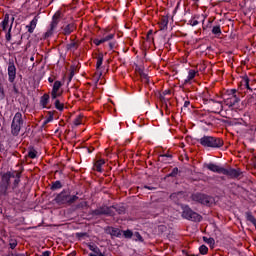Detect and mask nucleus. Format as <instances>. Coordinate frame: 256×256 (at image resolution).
<instances>
[{
	"mask_svg": "<svg viewBox=\"0 0 256 256\" xmlns=\"http://www.w3.org/2000/svg\"><path fill=\"white\" fill-rule=\"evenodd\" d=\"M206 168L209 171H212V173H219L220 175H226V177H229L230 179H237L241 176V170L234 169V168H223L222 166H219L214 163L205 164Z\"/></svg>",
	"mask_w": 256,
	"mask_h": 256,
	"instance_id": "1",
	"label": "nucleus"
},
{
	"mask_svg": "<svg viewBox=\"0 0 256 256\" xmlns=\"http://www.w3.org/2000/svg\"><path fill=\"white\" fill-rule=\"evenodd\" d=\"M192 201H195V203H200V205H211L213 198H211L207 194L203 193H195L191 196Z\"/></svg>",
	"mask_w": 256,
	"mask_h": 256,
	"instance_id": "8",
	"label": "nucleus"
},
{
	"mask_svg": "<svg viewBox=\"0 0 256 256\" xmlns=\"http://www.w3.org/2000/svg\"><path fill=\"white\" fill-rule=\"evenodd\" d=\"M1 149H3V144H0V151H1Z\"/></svg>",
	"mask_w": 256,
	"mask_h": 256,
	"instance_id": "59",
	"label": "nucleus"
},
{
	"mask_svg": "<svg viewBox=\"0 0 256 256\" xmlns=\"http://www.w3.org/2000/svg\"><path fill=\"white\" fill-rule=\"evenodd\" d=\"M196 25H199V21L194 20V21L192 22V27H196Z\"/></svg>",
	"mask_w": 256,
	"mask_h": 256,
	"instance_id": "50",
	"label": "nucleus"
},
{
	"mask_svg": "<svg viewBox=\"0 0 256 256\" xmlns=\"http://www.w3.org/2000/svg\"><path fill=\"white\" fill-rule=\"evenodd\" d=\"M83 235H85V233H81L80 236L83 237Z\"/></svg>",
	"mask_w": 256,
	"mask_h": 256,
	"instance_id": "61",
	"label": "nucleus"
},
{
	"mask_svg": "<svg viewBox=\"0 0 256 256\" xmlns=\"http://www.w3.org/2000/svg\"><path fill=\"white\" fill-rule=\"evenodd\" d=\"M247 88L249 89V82H246Z\"/></svg>",
	"mask_w": 256,
	"mask_h": 256,
	"instance_id": "60",
	"label": "nucleus"
},
{
	"mask_svg": "<svg viewBox=\"0 0 256 256\" xmlns=\"http://www.w3.org/2000/svg\"><path fill=\"white\" fill-rule=\"evenodd\" d=\"M52 101H54V107L57 111H63V109H65V104H63L59 99H52Z\"/></svg>",
	"mask_w": 256,
	"mask_h": 256,
	"instance_id": "23",
	"label": "nucleus"
},
{
	"mask_svg": "<svg viewBox=\"0 0 256 256\" xmlns=\"http://www.w3.org/2000/svg\"><path fill=\"white\" fill-rule=\"evenodd\" d=\"M138 75L142 83H149V75H147V73H145L141 68L138 69Z\"/></svg>",
	"mask_w": 256,
	"mask_h": 256,
	"instance_id": "20",
	"label": "nucleus"
},
{
	"mask_svg": "<svg viewBox=\"0 0 256 256\" xmlns=\"http://www.w3.org/2000/svg\"><path fill=\"white\" fill-rule=\"evenodd\" d=\"M113 211H114V215L115 213H118V215H123L125 213V206H121V205H112Z\"/></svg>",
	"mask_w": 256,
	"mask_h": 256,
	"instance_id": "24",
	"label": "nucleus"
},
{
	"mask_svg": "<svg viewBox=\"0 0 256 256\" xmlns=\"http://www.w3.org/2000/svg\"><path fill=\"white\" fill-rule=\"evenodd\" d=\"M111 39H115V34H109L102 38V43H107V41H111Z\"/></svg>",
	"mask_w": 256,
	"mask_h": 256,
	"instance_id": "36",
	"label": "nucleus"
},
{
	"mask_svg": "<svg viewBox=\"0 0 256 256\" xmlns=\"http://www.w3.org/2000/svg\"><path fill=\"white\" fill-rule=\"evenodd\" d=\"M51 251H44L40 256H50Z\"/></svg>",
	"mask_w": 256,
	"mask_h": 256,
	"instance_id": "47",
	"label": "nucleus"
},
{
	"mask_svg": "<svg viewBox=\"0 0 256 256\" xmlns=\"http://www.w3.org/2000/svg\"><path fill=\"white\" fill-rule=\"evenodd\" d=\"M236 189H237L238 193H243V191H245V189H243V187H241V186H236Z\"/></svg>",
	"mask_w": 256,
	"mask_h": 256,
	"instance_id": "46",
	"label": "nucleus"
},
{
	"mask_svg": "<svg viewBox=\"0 0 256 256\" xmlns=\"http://www.w3.org/2000/svg\"><path fill=\"white\" fill-rule=\"evenodd\" d=\"M15 256H25V254L15 253Z\"/></svg>",
	"mask_w": 256,
	"mask_h": 256,
	"instance_id": "55",
	"label": "nucleus"
},
{
	"mask_svg": "<svg viewBox=\"0 0 256 256\" xmlns=\"http://www.w3.org/2000/svg\"><path fill=\"white\" fill-rule=\"evenodd\" d=\"M78 199L79 196L71 195L69 191L63 190L56 196L55 202L58 205H73V203H75V201H77Z\"/></svg>",
	"mask_w": 256,
	"mask_h": 256,
	"instance_id": "3",
	"label": "nucleus"
},
{
	"mask_svg": "<svg viewBox=\"0 0 256 256\" xmlns=\"http://www.w3.org/2000/svg\"><path fill=\"white\" fill-rule=\"evenodd\" d=\"M20 182H21V179L16 178V179L14 180V188L17 187V185H19Z\"/></svg>",
	"mask_w": 256,
	"mask_h": 256,
	"instance_id": "45",
	"label": "nucleus"
},
{
	"mask_svg": "<svg viewBox=\"0 0 256 256\" xmlns=\"http://www.w3.org/2000/svg\"><path fill=\"white\" fill-rule=\"evenodd\" d=\"M189 105H191V102H189V101L184 102V107H189Z\"/></svg>",
	"mask_w": 256,
	"mask_h": 256,
	"instance_id": "51",
	"label": "nucleus"
},
{
	"mask_svg": "<svg viewBox=\"0 0 256 256\" xmlns=\"http://www.w3.org/2000/svg\"><path fill=\"white\" fill-rule=\"evenodd\" d=\"M101 65H103V53H100L97 57V62H96L97 71H99V69H101Z\"/></svg>",
	"mask_w": 256,
	"mask_h": 256,
	"instance_id": "29",
	"label": "nucleus"
},
{
	"mask_svg": "<svg viewBox=\"0 0 256 256\" xmlns=\"http://www.w3.org/2000/svg\"><path fill=\"white\" fill-rule=\"evenodd\" d=\"M62 187H63V184H61V181L57 180L52 182L50 189L52 191H57V189H61Z\"/></svg>",
	"mask_w": 256,
	"mask_h": 256,
	"instance_id": "27",
	"label": "nucleus"
},
{
	"mask_svg": "<svg viewBox=\"0 0 256 256\" xmlns=\"http://www.w3.org/2000/svg\"><path fill=\"white\" fill-rule=\"evenodd\" d=\"M8 189H9V186L7 184H0L1 195H9Z\"/></svg>",
	"mask_w": 256,
	"mask_h": 256,
	"instance_id": "30",
	"label": "nucleus"
},
{
	"mask_svg": "<svg viewBox=\"0 0 256 256\" xmlns=\"http://www.w3.org/2000/svg\"><path fill=\"white\" fill-rule=\"evenodd\" d=\"M54 113L53 112H48V116L46 117V119L43 122V125H47L48 123H51V121H53V117H54Z\"/></svg>",
	"mask_w": 256,
	"mask_h": 256,
	"instance_id": "31",
	"label": "nucleus"
},
{
	"mask_svg": "<svg viewBox=\"0 0 256 256\" xmlns=\"http://www.w3.org/2000/svg\"><path fill=\"white\" fill-rule=\"evenodd\" d=\"M199 251H200L201 255H207V253L209 252V248H207V246H205V245H201L199 247Z\"/></svg>",
	"mask_w": 256,
	"mask_h": 256,
	"instance_id": "35",
	"label": "nucleus"
},
{
	"mask_svg": "<svg viewBox=\"0 0 256 256\" xmlns=\"http://www.w3.org/2000/svg\"><path fill=\"white\" fill-rule=\"evenodd\" d=\"M23 114L21 112H17L11 123V134L13 137H18L19 133H21V129L23 128Z\"/></svg>",
	"mask_w": 256,
	"mask_h": 256,
	"instance_id": "4",
	"label": "nucleus"
},
{
	"mask_svg": "<svg viewBox=\"0 0 256 256\" xmlns=\"http://www.w3.org/2000/svg\"><path fill=\"white\" fill-rule=\"evenodd\" d=\"M89 207V203H87V201H82L77 205V209H85Z\"/></svg>",
	"mask_w": 256,
	"mask_h": 256,
	"instance_id": "37",
	"label": "nucleus"
},
{
	"mask_svg": "<svg viewBox=\"0 0 256 256\" xmlns=\"http://www.w3.org/2000/svg\"><path fill=\"white\" fill-rule=\"evenodd\" d=\"M136 237L139 241H143V237L141 236V234H139V232L136 233Z\"/></svg>",
	"mask_w": 256,
	"mask_h": 256,
	"instance_id": "49",
	"label": "nucleus"
},
{
	"mask_svg": "<svg viewBox=\"0 0 256 256\" xmlns=\"http://www.w3.org/2000/svg\"><path fill=\"white\" fill-rule=\"evenodd\" d=\"M37 23H39V15H36L32 21L29 23V25H26V29L28 33L32 34L35 31V28L37 27Z\"/></svg>",
	"mask_w": 256,
	"mask_h": 256,
	"instance_id": "13",
	"label": "nucleus"
},
{
	"mask_svg": "<svg viewBox=\"0 0 256 256\" xmlns=\"http://www.w3.org/2000/svg\"><path fill=\"white\" fill-rule=\"evenodd\" d=\"M169 25V18L167 17H162L161 21H160V29L161 31H165V29H167V26Z\"/></svg>",
	"mask_w": 256,
	"mask_h": 256,
	"instance_id": "25",
	"label": "nucleus"
},
{
	"mask_svg": "<svg viewBox=\"0 0 256 256\" xmlns=\"http://www.w3.org/2000/svg\"><path fill=\"white\" fill-rule=\"evenodd\" d=\"M9 21H10L9 14H5L4 19L1 22L2 31H7L11 27V24H9Z\"/></svg>",
	"mask_w": 256,
	"mask_h": 256,
	"instance_id": "16",
	"label": "nucleus"
},
{
	"mask_svg": "<svg viewBox=\"0 0 256 256\" xmlns=\"http://www.w3.org/2000/svg\"><path fill=\"white\" fill-rule=\"evenodd\" d=\"M66 49L67 51H71L72 53H75V51L79 49V43L72 40L69 44L66 45Z\"/></svg>",
	"mask_w": 256,
	"mask_h": 256,
	"instance_id": "19",
	"label": "nucleus"
},
{
	"mask_svg": "<svg viewBox=\"0 0 256 256\" xmlns=\"http://www.w3.org/2000/svg\"><path fill=\"white\" fill-rule=\"evenodd\" d=\"M49 99H50L49 94H44L43 96H41L40 105L41 107H43V109L47 108V105H49Z\"/></svg>",
	"mask_w": 256,
	"mask_h": 256,
	"instance_id": "21",
	"label": "nucleus"
},
{
	"mask_svg": "<svg viewBox=\"0 0 256 256\" xmlns=\"http://www.w3.org/2000/svg\"><path fill=\"white\" fill-rule=\"evenodd\" d=\"M62 85L63 84L61 83V81L54 82L52 92H51V99H57V97H61V93H59V89H61Z\"/></svg>",
	"mask_w": 256,
	"mask_h": 256,
	"instance_id": "12",
	"label": "nucleus"
},
{
	"mask_svg": "<svg viewBox=\"0 0 256 256\" xmlns=\"http://www.w3.org/2000/svg\"><path fill=\"white\" fill-rule=\"evenodd\" d=\"M88 249H90V251H93V253H90L88 256H105V254L103 252H101V249H99V247L97 246H93V245H88Z\"/></svg>",
	"mask_w": 256,
	"mask_h": 256,
	"instance_id": "15",
	"label": "nucleus"
},
{
	"mask_svg": "<svg viewBox=\"0 0 256 256\" xmlns=\"http://www.w3.org/2000/svg\"><path fill=\"white\" fill-rule=\"evenodd\" d=\"M93 43H94V45L99 47V45L103 44V40H102V38L101 39L96 38V39L93 40Z\"/></svg>",
	"mask_w": 256,
	"mask_h": 256,
	"instance_id": "44",
	"label": "nucleus"
},
{
	"mask_svg": "<svg viewBox=\"0 0 256 256\" xmlns=\"http://www.w3.org/2000/svg\"><path fill=\"white\" fill-rule=\"evenodd\" d=\"M62 34L63 35H71V33H73V31H75V29H77V27L75 26L74 23H70V24H67L66 26H62Z\"/></svg>",
	"mask_w": 256,
	"mask_h": 256,
	"instance_id": "14",
	"label": "nucleus"
},
{
	"mask_svg": "<svg viewBox=\"0 0 256 256\" xmlns=\"http://www.w3.org/2000/svg\"><path fill=\"white\" fill-rule=\"evenodd\" d=\"M0 99H5V87L1 82H0Z\"/></svg>",
	"mask_w": 256,
	"mask_h": 256,
	"instance_id": "39",
	"label": "nucleus"
},
{
	"mask_svg": "<svg viewBox=\"0 0 256 256\" xmlns=\"http://www.w3.org/2000/svg\"><path fill=\"white\" fill-rule=\"evenodd\" d=\"M246 220L249 221V223H252V225L256 224V218L253 216V213L251 211L245 212Z\"/></svg>",
	"mask_w": 256,
	"mask_h": 256,
	"instance_id": "26",
	"label": "nucleus"
},
{
	"mask_svg": "<svg viewBox=\"0 0 256 256\" xmlns=\"http://www.w3.org/2000/svg\"><path fill=\"white\" fill-rule=\"evenodd\" d=\"M13 21H15V17L11 18L10 27L8 29V32L6 33V41H11V29H13Z\"/></svg>",
	"mask_w": 256,
	"mask_h": 256,
	"instance_id": "28",
	"label": "nucleus"
},
{
	"mask_svg": "<svg viewBox=\"0 0 256 256\" xmlns=\"http://www.w3.org/2000/svg\"><path fill=\"white\" fill-rule=\"evenodd\" d=\"M112 235H119V230L118 229H112Z\"/></svg>",
	"mask_w": 256,
	"mask_h": 256,
	"instance_id": "48",
	"label": "nucleus"
},
{
	"mask_svg": "<svg viewBox=\"0 0 256 256\" xmlns=\"http://www.w3.org/2000/svg\"><path fill=\"white\" fill-rule=\"evenodd\" d=\"M179 173V168L175 167L172 169L171 173L168 175V177H177V174Z\"/></svg>",
	"mask_w": 256,
	"mask_h": 256,
	"instance_id": "40",
	"label": "nucleus"
},
{
	"mask_svg": "<svg viewBox=\"0 0 256 256\" xmlns=\"http://www.w3.org/2000/svg\"><path fill=\"white\" fill-rule=\"evenodd\" d=\"M17 79V67L15 66V60H8V81L9 83H15Z\"/></svg>",
	"mask_w": 256,
	"mask_h": 256,
	"instance_id": "10",
	"label": "nucleus"
},
{
	"mask_svg": "<svg viewBox=\"0 0 256 256\" xmlns=\"http://www.w3.org/2000/svg\"><path fill=\"white\" fill-rule=\"evenodd\" d=\"M14 91H15V93H17V87H15V85H14Z\"/></svg>",
	"mask_w": 256,
	"mask_h": 256,
	"instance_id": "58",
	"label": "nucleus"
},
{
	"mask_svg": "<svg viewBox=\"0 0 256 256\" xmlns=\"http://www.w3.org/2000/svg\"><path fill=\"white\" fill-rule=\"evenodd\" d=\"M183 219H187L188 221L200 222L203 217L199 215L197 212L193 211L189 206H185L182 211Z\"/></svg>",
	"mask_w": 256,
	"mask_h": 256,
	"instance_id": "7",
	"label": "nucleus"
},
{
	"mask_svg": "<svg viewBox=\"0 0 256 256\" xmlns=\"http://www.w3.org/2000/svg\"><path fill=\"white\" fill-rule=\"evenodd\" d=\"M114 207L112 206H100L99 208L92 211V215L99 216V215H106L107 217L115 216V211H113Z\"/></svg>",
	"mask_w": 256,
	"mask_h": 256,
	"instance_id": "9",
	"label": "nucleus"
},
{
	"mask_svg": "<svg viewBox=\"0 0 256 256\" xmlns=\"http://www.w3.org/2000/svg\"><path fill=\"white\" fill-rule=\"evenodd\" d=\"M124 237L131 239L133 237V232L131 230L124 231Z\"/></svg>",
	"mask_w": 256,
	"mask_h": 256,
	"instance_id": "41",
	"label": "nucleus"
},
{
	"mask_svg": "<svg viewBox=\"0 0 256 256\" xmlns=\"http://www.w3.org/2000/svg\"><path fill=\"white\" fill-rule=\"evenodd\" d=\"M49 83H53L54 79L52 77L48 78Z\"/></svg>",
	"mask_w": 256,
	"mask_h": 256,
	"instance_id": "53",
	"label": "nucleus"
},
{
	"mask_svg": "<svg viewBox=\"0 0 256 256\" xmlns=\"http://www.w3.org/2000/svg\"><path fill=\"white\" fill-rule=\"evenodd\" d=\"M59 21H61V12L58 11L52 17L50 28L48 29L47 32L44 33V39H49V37H53V34L57 29V25H59Z\"/></svg>",
	"mask_w": 256,
	"mask_h": 256,
	"instance_id": "5",
	"label": "nucleus"
},
{
	"mask_svg": "<svg viewBox=\"0 0 256 256\" xmlns=\"http://www.w3.org/2000/svg\"><path fill=\"white\" fill-rule=\"evenodd\" d=\"M10 249H15L17 247V240L11 239L9 242Z\"/></svg>",
	"mask_w": 256,
	"mask_h": 256,
	"instance_id": "42",
	"label": "nucleus"
},
{
	"mask_svg": "<svg viewBox=\"0 0 256 256\" xmlns=\"http://www.w3.org/2000/svg\"><path fill=\"white\" fill-rule=\"evenodd\" d=\"M30 61H35V57L32 56V57L30 58Z\"/></svg>",
	"mask_w": 256,
	"mask_h": 256,
	"instance_id": "57",
	"label": "nucleus"
},
{
	"mask_svg": "<svg viewBox=\"0 0 256 256\" xmlns=\"http://www.w3.org/2000/svg\"><path fill=\"white\" fill-rule=\"evenodd\" d=\"M203 241H205V243H207L210 246L215 245V239L213 238L203 237Z\"/></svg>",
	"mask_w": 256,
	"mask_h": 256,
	"instance_id": "38",
	"label": "nucleus"
},
{
	"mask_svg": "<svg viewBox=\"0 0 256 256\" xmlns=\"http://www.w3.org/2000/svg\"><path fill=\"white\" fill-rule=\"evenodd\" d=\"M197 141L202 147L208 149H221V147L224 145L223 139L209 135H204Z\"/></svg>",
	"mask_w": 256,
	"mask_h": 256,
	"instance_id": "2",
	"label": "nucleus"
},
{
	"mask_svg": "<svg viewBox=\"0 0 256 256\" xmlns=\"http://www.w3.org/2000/svg\"><path fill=\"white\" fill-rule=\"evenodd\" d=\"M10 181H11V172H7V173L2 175V179H1L0 184L9 186Z\"/></svg>",
	"mask_w": 256,
	"mask_h": 256,
	"instance_id": "22",
	"label": "nucleus"
},
{
	"mask_svg": "<svg viewBox=\"0 0 256 256\" xmlns=\"http://www.w3.org/2000/svg\"><path fill=\"white\" fill-rule=\"evenodd\" d=\"M103 165H105V160L100 159L94 163L93 169L94 171H97L98 173H101L103 171Z\"/></svg>",
	"mask_w": 256,
	"mask_h": 256,
	"instance_id": "18",
	"label": "nucleus"
},
{
	"mask_svg": "<svg viewBox=\"0 0 256 256\" xmlns=\"http://www.w3.org/2000/svg\"><path fill=\"white\" fill-rule=\"evenodd\" d=\"M198 71L195 70H189L188 72V76L187 78L184 80V85H187L189 83H191V81H193V79H195L196 75L198 74Z\"/></svg>",
	"mask_w": 256,
	"mask_h": 256,
	"instance_id": "17",
	"label": "nucleus"
},
{
	"mask_svg": "<svg viewBox=\"0 0 256 256\" xmlns=\"http://www.w3.org/2000/svg\"><path fill=\"white\" fill-rule=\"evenodd\" d=\"M239 101H241V99L239 98V94H237V90L231 89L228 91V97L224 99V104L231 109L235 107Z\"/></svg>",
	"mask_w": 256,
	"mask_h": 256,
	"instance_id": "6",
	"label": "nucleus"
},
{
	"mask_svg": "<svg viewBox=\"0 0 256 256\" xmlns=\"http://www.w3.org/2000/svg\"><path fill=\"white\" fill-rule=\"evenodd\" d=\"M172 157L171 154H162L159 156V161L167 162V159H171Z\"/></svg>",
	"mask_w": 256,
	"mask_h": 256,
	"instance_id": "34",
	"label": "nucleus"
},
{
	"mask_svg": "<svg viewBox=\"0 0 256 256\" xmlns=\"http://www.w3.org/2000/svg\"><path fill=\"white\" fill-rule=\"evenodd\" d=\"M28 157L30 158V159H37V150H35V149H30L29 151H28Z\"/></svg>",
	"mask_w": 256,
	"mask_h": 256,
	"instance_id": "33",
	"label": "nucleus"
},
{
	"mask_svg": "<svg viewBox=\"0 0 256 256\" xmlns=\"http://www.w3.org/2000/svg\"><path fill=\"white\" fill-rule=\"evenodd\" d=\"M207 105L211 113H221V111H223V102L221 101L210 99L208 100Z\"/></svg>",
	"mask_w": 256,
	"mask_h": 256,
	"instance_id": "11",
	"label": "nucleus"
},
{
	"mask_svg": "<svg viewBox=\"0 0 256 256\" xmlns=\"http://www.w3.org/2000/svg\"><path fill=\"white\" fill-rule=\"evenodd\" d=\"M74 125L75 127H79V125H81V116H78L74 119Z\"/></svg>",
	"mask_w": 256,
	"mask_h": 256,
	"instance_id": "43",
	"label": "nucleus"
},
{
	"mask_svg": "<svg viewBox=\"0 0 256 256\" xmlns=\"http://www.w3.org/2000/svg\"><path fill=\"white\" fill-rule=\"evenodd\" d=\"M188 256H199V254H188Z\"/></svg>",
	"mask_w": 256,
	"mask_h": 256,
	"instance_id": "56",
	"label": "nucleus"
},
{
	"mask_svg": "<svg viewBox=\"0 0 256 256\" xmlns=\"http://www.w3.org/2000/svg\"><path fill=\"white\" fill-rule=\"evenodd\" d=\"M221 25H216V26H213L212 28V34L213 35H221Z\"/></svg>",
	"mask_w": 256,
	"mask_h": 256,
	"instance_id": "32",
	"label": "nucleus"
},
{
	"mask_svg": "<svg viewBox=\"0 0 256 256\" xmlns=\"http://www.w3.org/2000/svg\"><path fill=\"white\" fill-rule=\"evenodd\" d=\"M109 47H110V49H113V48L115 47V43L110 42V43H109Z\"/></svg>",
	"mask_w": 256,
	"mask_h": 256,
	"instance_id": "52",
	"label": "nucleus"
},
{
	"mask_svg": "<svg viewBox=\"0 0 256 256\" xmlns=\"http://www.w3.org/2000/svg\"><path fill=\"white\" fill-rule=\"evenodd\" d=\"M144 188H145V189H149V190L155 189L154 187H150V186H144Z\"/></svg>",
	"mask_w": 256,
	"mask_h": 256,
	"instance_id": "54",
	"label": "nucleus"
}]
</instances>
